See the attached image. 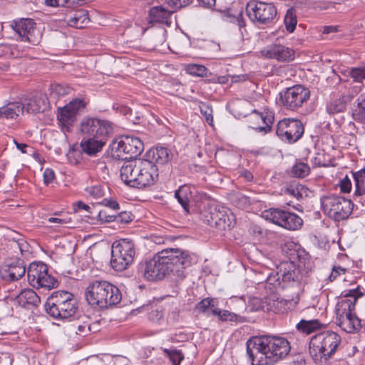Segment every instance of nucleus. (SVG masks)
Instances as JSON below:
<instances>
[{
	"label": "nucleus",
	"mask_w": 365,
	"mask_h": 365,
	"mask_svg": "<svg viewBox=\"0 0 365 365\" xmlns=\"http://www.w3.org/2000/svg\"><path fill=\"white\" fill-rule=\"evenodd\" d=\"M48 98L45 95L36 93L26 98L21 104L22 112L27 113H37L43 112L48 107Z\"/></svg>",
	"instance_id": "nucleus-23"
},
{
	"label": "nucleus",
	"mask_w": 365,
	"mask_h": 365,
	"mask_svg": "<svg viewBox=\"0 0 365 365\" xmlns=\"http://www.w3.org/2000/svg\"><path fill=\"white\" fill-rule=\"evenodd\" d=\"M140 168L138 171L139 188L153 185L158 178V169L155 163L150 160L141 159Z\"/></svg>",
	"instance_id": "nucleus-20"
},
{
	"label": "nucleus",
	"mask_w": 365,
	"mask_h": 365,
	"mask_svg": "<svg viewBox=\"0 0 365 365\" xmlns=\"http://www.w3.org/2000/svg\"><path fill=\"white\" fill-rule=\"evenodd\" d=\"M107 138H83L81 143L82 150L89 155L99 152L106 143Z\"/></svg>",
	"instance_id": "nucleus-26"
},
{
	"label": "nucleus",
	"mask_w": 365,
	"mask_h": 365,
	"mask_svg": "<svg viewBox=\"0 0 365 365\" xmlns=\"http://www.w3.org/2000/svg\"><path fill=\"white\" fill-rule=\"evenodd\" d=\"M50 91V99L56 101L59 98L68 94L71 92V88L67 85L56 83L51 86Z\"/></svg>",
	"instance_id": "nucleus-37"
},
{
	"label": "nucleus",
	"mask_w": 365,
	"mask_h": 365,
	"mask_svg": "<svg viewBox=\"0 0 365 365\" xmlns=\"http://www.w3.org/2000/svg\"><path fill=\"white\" fill-rule=\"evenodd\" d=\"M186 71L192 76L203 77L207 75V69L202 65L189 64L186 67Z\"/></svg>",
	"instance_id": "nucleus-44"
},
{
	"label": "nucleus",
	"mask_w": 365,
	"mask_h": 365,
	"mask_svg": "<svg viewBox=\"0 0 365 365\" xmlns=\"http://www.w3.org/2000/svg\"><path fill=\"white\" fill-rule=\"evenodd\" d=\"M14 143L16 145V148L21 150L22 153H26V148L28 147V145L25 143H19L16 140H14Z\"/></svg>",
	"instance_id": "nucleus-62"
},
{
	"label": "nucleus",
	"mask_w": 365,
	"mask_h": 365,
	"mask_svg": "<svg viewBox=\"0 0 365 365\" xmlns=\"http://www.w3.org/2000/svg\"><path fill=\"white\" fill-rule=\"evenodd\" d=\"M135 246L131 240L120 239L112 245L110 265L116 271H123L133 262Z\"/></svg>",
	"instance_id": "nucleus-7"
},
{
	"label": "nucleus",
	"mask_w": 365,
	"mask_h": 365,
	"mask_svg": "<svg viewBox=\"0 0 365 365\" xmlns=\"http://www.w3.org/2000/svg\"><path fill=\"white\" fill-rule=\"evenodd\" d=\"M172 13V11L165 9L161 6L153 7L149 11L150 22L170 25V16Z\"/></svg>",
	"instance_id": "nucleus-27"
},
{
	"label": "nucleus",
	"mask_w": 365,
	"mask_h": 365,
	"mask_svg": "<svg viewBox=\"0 0 365 365\" xmlns=\"http://www.w3.org/2000/svg\"><path fill=\"white\" fill-rule=\"evenodd\" d=\"M284 24L286 26V29L289 32L292 33L297 23V16L293 10V9H289L286 13L284 16Z\"/></svg>",
	"instance_id": "nucleus-41"
},
{
	"label": "nucleus",
	"mask_w": 365,
	"mask_h": 365,
	"mask_svg": "<svg viewBox=\"0 0 365 365\" xmlns=\"http://www.w3.org/2000/svg\"><path fill=\"white\" fill-rule=\"evenodd\" d=\"M213 316H217L222 322H237L240 317L234 312L228 310H222L218 307L213 309Z\"/></svg>",
	"instance_id": "nucleus-40"
},
{
	"label": "nucleus",
	"mask_w": 365,
	"mask_h": 365,
	"mask_svg": "<svg viewBox=\"0 0 365 365\" xmlns=\"http://www.w3.org/2000/svg\"><path fill=\"white\" fill-rule=\"evenodd\" d=\"M167 31L163 28L156 29L150 38V41L155 48L162 47L166 41Z\"/></svg>",
	"instance_id": "nucleus-39"
},
{
	"label": "nucleus",
	"mask_w": 365,
	"mask_h": 365,
	"mask_svg": "<svg viewBox=\"0 0 365 365\" xmlns=\"http://www.w3.org/2000/svg\"><path fill=\"white\" fill-rule=\"evenodd\" d=\"M200 110L202 115L205 118L206 121L212 125L213 122L212 107L207 103H202L200 106Z\"/></svg>",
	"instance_id": "nucleus-47"
},
{
	"label": "nucleus",
	"mask_w": 365,
	"mask_h": 365,
	"mask_svg": "<svg viewBox=\"0 0 365 365\" xmlns=\"http://www.w3.org/2000/svg\"><path fill=\"white\" fill-rule=\"evenodd\" d=\"M164 352L167 354L173 365H180L184 359V356L178 350H170L165 349H164Z\"/></svg>",
	"instance_id": "nucleus-46"
},
{
	"label": "nucleus",
	"mask_w": 365,
	"mask_h": 365,
	"mask_svg": "<svg viewBox=\"0 0 365 365\" xmlns=\"http://www.w3.org/2000/svg\"><path fill=\"white\" fill-rule=\"evenodd\" d=\"M215 299L212 298H205L199 302L195 307L194 311L197 313L204 314L207 317L213 315V309H216Z\"/></svg>",
	"instance_id": "nucleus-33"
},
{
	"label": "nucleus",
	"mask_w": 365,
	"mask_h": 365,
	"mask_svg": "<svg viewBox=\"0 0 365 365\" xmlns=\"http://www.w3.org/2000/svg\"><path fill=\"white\" fill-rule=\"evenodd\" d=\"M342 297L336 307V322L342 330L347 333L358 331L361 327V320L354 312L356 300L363 295L360 287L357 286L342 292Z\"/></svg>",
	"instance_id": "nucleus-3"
},
{
	"label": "nucleus",
	"mask_w": 365,
	"mask_h": 365,
	"mask_svg": "<svg viewBox=\"0 0 365 365\" xmlns=\"http://www.w3.org/2000/svg\"><path fill=\"white\" fill-rule=\"evenodd\" d=\"M105 205L113 210H118L120 208L119 204L113 200H106Z\"/></svg>",
	"instance_id": "nucleus-58"
},
{
	"label": "nucleus",
	"mask_w": 365,
	"mask_h": 365,
	"mask_svg": "<svg viewBox=\"0 0 365 365\" xmlns=\"http://www.w3.org/2000/svg\"><path fill=\"white\" fill-rule=\"evenodd\" d=\"M76 206L77 207L78 210H84L87 212H89L90 207L81 201L77 202Z\"/></svg>",
	"instance_id": "nucleus-63"
},
{
	"label": "nucleus",
	"mask_w": 365,
	"mask_h": 365,
	"mask_svg": "<svg viewBox=\"0 0 365 365\" xmlns=\"http://www.w3.org/2000/svg\"><path fill=\"white\" fill-rule=\"evenodd\" d=\"M191 260L187 251L164 250L146 262L144 277L150 281L160 280L171 274L184 277L183 269L191 264Z\"/></svg>",
	"instance_id": "nucleus-1"
},
{
	"label": "nucleus",
	"mask_w": 365,
	"mask_h": 365,
	"mask_svg": "<svg viewBox=\"0 0 365 365\" xmlns=\"http://www.w3.org/2000/svg\"><path fill=\"white\" fill-rule=\"evenodd\" d=\"M350 76L355 82L361 83L365 80V64L353 68L350 71Z\"/></svg>",
	"instance_id": "nucleus-45"
},
{
	"label": "nucleus",
	"mask_w": 365,
	"mask_h": 365,
	"mask_svg": "<svg viewBox=\"0 0 365 365\" xmlns=\"http://www.w3.org/2000/svg\"><path fill=\"white\" fill-rule=\"evenodd\" d=\"M167 4L174 9H181L189 5L192 0H165Z\"/></svg>",
	"instance_id": "nucleus-52"
},
{
	"label": "nucleus",
	"mask_w": 365,
	"mask_h": 365,
	"mask_svg": "<svg viewBox=\"0 0 365 365\" xmlns=\"http://www.w3.org/2000/svg\"><path fill=\"white\" fill-rule=\"evenodd\" d=\"M190 196L191 192L190 188L186 185L180 186L175 192V197L186 213H189L190 212Z\"/></svg>",
	"instance_id": "nucleus-31"
},
{
	"label": "nucleus",
	"mask_w": 365,
	"mask_h": 365,
	"mask_svg": "<svg viewBox=\"0 0 365 365\" xmlns=\"http://www.w3.org/2000/svg\"><path fill=\"white\" fill-rule=\"evenodd\" d=\"M310 91L308 88L296 85L280 93L279 101L283 107L290 110H297L308 101Z\"/></svg>",
	"instance_id": "nucleus-13"
},
{
	"label": "nucleus",
	"mask_w": 365,
	"mask_h": 365,
	"mask_svg": "<svg viewBox=\"0 0 365 365\" xmlns=\"http://www.w3.org/2000/svg\"><path fill=\"white\" fill-rule=\"evenodd\" d=\"M143 148V143L138 138L129 135L121 136L112 145V150L117 153V156L124 160L138 156Z\"/></svg>",
	"instance_id": "nucleus-14"
},
{
	"label": "nucleus",
	"mask_w": 365,
	"mask_h": 365,
	"mask_svg": "<svg viewBox=\"0 0 365 365\" xmlns=\"http://www.w3.org/2000/svg\"><path fill=\"white\" fill-rule=\"evenodd\" d=\"M116 215L110 214L107 209L101 210L98 214V220L102 222H115Z\"/></svg>",
	"instance_id": "nucleus-49"
},
{
	"label": "nucleus",
	"mask_w": 365,
	"mask_h": 365,
	"mask_svg": "<svg viewBox=\"0 0 365 365\" xmlns=\"http://www.w3.org/2000/svg\"><path fill=\"white\" fill-rule=\"evenodd\" d=\"M346 272V269L340 266H334L332 269V271L329 276V279L330 282H333L335 280L338 276L340 274H344Z\"/></svg>",
	"instance_id": "nucleus-54"
},
{
	"label": "nucleus",
	"mask_w": 365,
	"mask_h": 365,
	"mask_svg": "<svg viewBox=\"0 0 365 365\" xmlns=\"http://www.w3.org/2000/svg\"><path fill=\"white\" fill-rule=\"evenodd\" d=\"M197 1L201 6H202L205 8H209V9H211L213 6H215V3H216V0H197Z\"/></svg>",
	"instance_id": "nucleus-60"
},
{
	"label": "nucleus",
	"mask_w": 365,
	"mask_h": 365,
	"mask_svg": "<svg viewBox=\"0 0 365 365\" xmlns=\"http://www.w3.org/2000/svg\"><path fill=\"white\" fill-rule=\"evenodd\" d=\"M115 218V222L126 224L132 221V214L130 212L123 211L116 215Z\"/></svg>",
	"instance_id": "nucleus-50"
},
{
	"label": "nucleus",
	"mask_w": 365,
	"mask_h": 365,
	"mask_svg": "<svg viewBox=\"0 0 365 365\" xmlns=\"http://www.w3.org/2000/svg\"><path fill=\"white\" fill-rule=\"evenodd\" d=\"M88 22V12L83 9L76 11L67 20V23L70 26L78 29L85 27Z\"/></svg>",
	"instance_id": "nucleus-30"
},
{
	"label": "nucleus",
	"mask_w": 365,
	"mask_h": 365,
	"mask_svg": "<svg viewBox=\"0 0 365 365\" xmlns=\"http://www.w3.org/2000/svg\"><path fill=\"white\" fill-rule=\"evenodd\" d=\"M251 118L257 123L262 122L264 124V125H257L256 126H252V128L258 131H264V133L271 130V125L274 119V116L271 113L263 115L262 113H257Z\"/></svg>",
	"instance_id": "nucleus-32"
},
{
	"label": "nucleus",
	"mask_w": 365,
	"mask_h": 365,
	"mask_svg": "<svg viewBox=\"0 0 365 365\" xmlns=\"http://www.w3.org/2000/svg\"><path fill=\"white\" fill-rule=\"evenodd\" d=\"M304 128L301 120L297 118H284L276 125V134L283 141L293 143L300 139Z\"/></svg>",
	"instance_id": "nucleus-16"
},
{
	"label": "nucleus",
	"mask_w": 365,
	"mask_h": 365,
	"mask_svg": "<svg viewBox=\"0 0 365 365\" xmlns=\"http://www.w3.org/2000/svg\"><path fill=\"white\" fill-rule=\"evenodd\" d=\"M352 115L355 120L365 124V93L360 94L356 98Z\"/></svg>",
	"instance_id": "nucleus-34"
},
{
	"label": "nucleus",
	"mask_w": 365,
	"mask_h": 365,
	"mask_svg": "<svg viewBox=\"0 0 365 365\" xmlns=\"http://www.w3.org/2000/svg\"><path fill=\"white\" fill-rule=\"evenodd\" d=\"M86 191L90 196L94 198H99L103 195V190L100 186L98 185L87 187Z\"/></svg>",
	"instance_id": "nucleus-51"
},
{
	"label": "nucleus",
	"mask_w": 365,
	"mask_h": 365,
	"mask_svg": "<svg viewBox=\"0 0 365 365\" xmlns=\"http://www.w3.org/2000/svg\"><path fill=\"white\" fill-rule=\"evenodd\" d=\"M290 349L285 338L276 336H256L247 342V354L252 365H272L285 358Z\"/></svg>",
	"instance_id": "nucleus-2"
},
{
	"label": "nucleus",
	"mask_w": 365,
	"mask_h": 365,
	"mask_svg": "<svg viewBox=\"0 0 365 365\" xmlns=\"http://www.w3.org/2000/svg\"><path fill=\"white\" fill-rule=\"evenodd\" d=\"M86 299L93 307L106 309L118 304L122 294L119 289L107 281L95 280L86 288Z\"/></svg>",
	"instance_id": "nucleus-4"
},
{
	"label": "nucleus",
	"mask_w": 365,
	"mask_h": 365,
	"mask_svg": "<svg viewBox=\"0 0 365 365\" xmlns=\"http://www.w3.org/2000/svg\"><path fill=\"white\" fill-rule=\"evenodd\" d=\"M246 11L250 19L259 24L272 23L277 15V9L272 4L257 0L250 1Z\"/></svg>",
	"instance_id": "nucleus-10"
},
{
	"label": "nucleus",
	"mask_w": 365,
	"mask_h": 365,
	"mask_svg": "<svg viewBox=\"0 0 365 365\" xmlns=\"http://www.w3.org/2000/svg\"><path fill=\"white\" fill-rule=\"evenodd\" d=\"M262 217L287 230H296L301 227L302 219L297 215L278 208H270L262 212Z\"/></svg>",
	"instance_id": "nucleus-12"
},
{
	"label": "nucleus",
	"mask_w": 365,
	"mask_h": 365,
	"mask_svg": "<svg viewBox=\"0 0 365 365\" xmlns=\"http://www.w3.org/2000/svg\"><path fill=\"white\" fill-rule=\"evenodd\" d=\"M230 79L232 83H237L240 81H245L246 80V76L245 75L230 76Z\"/></svg>",
	"instance_id": "nucleus-61"
},
{
	"label": "nucleus",
	"mask_w": 365,
	"mask_h": 365,
	"mask_svg": "<svg viewBox=\"0 0 365 365\" xmlns=\"http://www.w3.org/2000/svg\"><path fill=\"white\" fill-rule=\"evenodd\" d=\"M83 138H107L113 130V124L108 120L83 118L80 124Z\"/></svg>",
	"instance_id": "nucleus-9"
},
{
	"label": "nucleus",
	"mask_w": 365,
	"mask_h": 365,
	"mask_svg": "<svg viewBox=\"0 0 365 365\" xmlns=\"http://www.w3.org/2000/svg\"><path fill=\"white\" fill-rule=\"evenodd\" d=\"M11 27L22 41H27L33 45L40 42L41 34L33 19H21L13 22Z\"/></svg>",
	"instance_id": "nucleus-17"
},
{
	"label": "nucleus",
	"mask_w": 365,
	"mask_h": 365,
	"mask_svg": "<svg viewBox=\"0 0 365 365\" xmlns=\"http://www.w3.org/2000/svg\"><path fill=\"white\" fill-rule=\"evenodd\" d=\"M351 100L352 96L349 94H343L334 98L327 103V111L329 115L343 113Z\"/></svg>",
	"instance_id": "nucleus-25"
},
{
	"label": "nucleus",
	"mask_w": 365,
	"mask_h": 365,
	"mask_svg": "<svg viewBox=\"0 0 365 365\" xmlns=\"http://www.w3.org/2000/svg\"><path fill=\"white\" fill-rule=\"evenodd\" d=\"M260 53L267 58L279 61H291L294 58V51L281 44H271L262 49Z\"/></svg>",
	"instance_id": "nucleus-21"
},
{
	"label": "nucleus",
	"mask_w": 365,
	"mask_h": 365,
	"mask_svg": "<svg viewBox=\"0 0 365 365\" xmlns=\"http://www.w3.org/2000/svg\"><path fill=\"white\" fill-rule=\"evenodd\" d=\"M23 114L21 104L19 102L9 103L0 108V118L13 119Z\"/></svg>",
	"instance_id": "nucleus-29"
},
{
	"label": "nucleus",
	"mask_w": 365,
	"mask_h": 365,
	"mask_svg": "<svg viewBox=\"0 0 365 365\" xmlns=\"http://www.w3.org/2000/svg\"><path fill=\"white\" fill-rule=\"evenodd\" d=\"M355 181V195H362L365 194V168L355 173H352Z\"/></svg>",
	"instance_id": "nucleus-38"
},
{
	"label": "nucleus",
	"mask_w": 365,
	"mask_h": 365,
	"mask_svg": "<svg viewBox=\"0 0 365 365\" xmlns=\"http://www.w3.org/2000/svg\"><path fill=\"white\" fill-rule=\"evenodd\" d=\"M63 0H45V4L48 6H65Z\"/></svg>",
	"instance_id": "nucleus-57"
},
{
	"label": "nucleus",
	"mask_w": 365,
	"mask_h": 365,
	"mask_svg": "<svg viewBox=\"0 0 365 365\" xmlns=\"http://www.w3.org/2000/svg\"><path fill=\"white\" fill-rule=\"evenodd\" d=\"M66 7L73 8L81 6L86 0H63Z\"/></svg>",
	"instance_id": "nucleus-56"
},
{
	"label": "nucleus",
	"mask_w": 365,
	"mask_h": 365,
	"mask_svg": "<svg viewBox=\"0 0 365 365\" xmlns=\"http://www.w3.org/2000/svg\"><path fill=\"white\" fill-rule=\"evenodd\" d=\"M148 157L152 162L159 164H164L168 161L169 154L167 148L163 147H157L152 148L148 151Z\"/></svg>",
	"instance_id": "nucleus-36"
},
{
	"label": "nucleus",
	"mask_w": 365,
	"mask_h": 365,
	"mask_svg": "<svg viewBox=\"0 0 365 365\" xmlns=\"http://www.w3.org/2000/svg\"><path fill=\"white\" fill-rule=\"evenodd\" d=\"M207 222L211 226H215L222 230L230 229L232 227V222L227 215V209L220 205L210 207V219Z\"/></svg>",
	"instance_id": "nucleus-22"
},
{
	"label": "nucleus",
	"mask_w": 365,
	"mask_h": 365,
	"mask_svg": "<svg viewBox=\"0 0 365 365\" xmlns=\"http://www.w3.org/2000/svg\"><path fill=\"white\" fill-rule=\"evenodd\" d=\"M340 190L342 192H349L351 190V182L350 178L346 175L340 180L339 184Z\"/></svg>",
	"instance_id": "nucleus-53"
},
{
	"label": "nucleus",
	"mask_w": 365,
	"mask_h": 365,
	"mask_svg": "<svg viewBox=\"0 0 365 365\" xmlns=\"http://www.w3.org/2000/svg\"><path fill=\"white\" fill-rule=\"evenodd\" d=\"M322 324L317 319L305 320L302 319L297 325L296 329L301 333L310 334L312 332L319 329Z\"/></svg>",
	"instance_id": "nucleus-35"
},
{
	"label": "nucleus",
	"mask_w": 365,
	"mask_h": 365,
	"mask_svg": "<svg viewBox=\"0 0 365 365\" xmlns=\"http://www.w3.org/2000/svg\"><path fill=\"white\" fill-rule=\"evenodd\" d=\"M309 171V166L304 163H298L292 169L293 175L297 178H304L308 175Z\"/></svg>",
	"instance_id": "nucleus-43"
},
{
	"label": "nucleus",
	"mask_w": 365,
	"mask_h": 365,
	"mask_svg": "<svg viewBox=\"0 0 365 365\" xmlns=\"http://www.w3.org/2000/svg\"><path fill=\"white\" fill-rule=\"evenodd\" d=\"M87 102L83 98H74L58 110L57 119L63 132H68L76 120L77 115L85 108Z\"/></svg>",
	"instance_id": "nucleus-15"
},
{
	"label": "nucleus",
	"mask_w": 365,
	"mask_h": 365,
	"mask_svg": "<svg viewBox=\"0 0 365 365\" xmlns=\"http://www.w3.org/2000/svg\"><path fill=\"white\" fill-rule=\"evenodd\" d=\"M55 174L52 169L46 168L43 172V181L45 184H49L54 180Z\"/></svg>",
	"instance_id": "nucleus-55"
},
{
	"label": "nucleus",
	"mask_w": 365,
	"mask_h": 365,
	"mask_svg": "<svg viewBox=\"0 0 365 365\" xmlns=\"http://www.w3.org/2000/svg\"><path fill=\"white\" fill-rule=\"evenodd\" d=\"M341 342V338L336 332L327 330L312 337L309 351L315 356L328 359L336 353Z\"/></svg>",
	"instance_id": "nucleus-6"
},
{
	"label": "nucleus",
	"mask_w": 365,
	"mask_h": 365,
	"mask_svg": "<svg viewBox=\"0 0 365 365\" xmlns=\"http://www.w3.org/2000/svg\"><path fill=\"white\" fill-rule=\"evenodd\" d=\"M29 283L35 288L52 289L56 287L57 280L48 273L46 264L42 262L31 263L27 271Z\"/></svg>",
	"instance_id": "nucleus-11"
},
{
	"label": "nucleus",
	"mask_w": 365,
	"mask_h": 365,
	"mask_svg": "<svg viewBox=\"0 0 365 365\" xmlns=\"http://www.w3.org/2000/svg\"><path fill=\"white\" fill-rule=\"evenodd\" d=\"M14 249H18L23 258L28 259L32 254L31 247L24 240H19L14 242Z\"/></svg>",
	"instance_id": "nucleus-42"
},
{
	"label": "nucleus",
	"mask_w": 365,
	"mask_h": 365,
	"mask_svg": "<svg viewBox=\"0 0 365 365\" xmlns=\"http://www.w3.org/2000/svg\"><path fill=\"white\" fill-rule=\"evenodd\" d=\"M278 279L282 278L284 283L298 284L302 279L300 269L292 262H286L281 264V269L277 272Z\"/></svg>",
	"instance_id": "nucleus-24"
},
{
	"label": "nucleus",
	"mask_w": 365,
	"mask_h": 365,
	"mask_svg": "<svg viewBox=\"0 0 365 365\" xmlns=\"http://www.w3.org/2000/svg\"><path fill=\"white\" fill-rule=\"evenodd\" d=\"M303 190V186L299 185L297 186L291 185L290 187H287L284 190V193L294 196L297 199H300L302 197V194L301 191Z\"/></svg>",
	"instance_id": "nucleus-48"
},
{
	"label": "nucleus",
	"mask_w": 365,
	"mask_h": 365,
	"mask_svg": "<svg viewBox=\"0 0 365 365\" xmlns=\"http://www.w3.org/2000/svg\"><path fill=\"white\" fill-rule=\"evenodd\" d=\"M322 208L325 215L335 221L346 219L353 209L350 200L336 195H329L322 198Z\"/></svg>",
	"instance_id": "nucleus-8"
},
{
	"label": "nucleus",
	"mask_w": 365,
	"mask_h": 365,
	"mask_svg": "<svg viewBox=\"0 0 365 365\" xmlns=\"http://www.w3.org/2000/svg\"><path fill=\"white\" fill-rule=\"evenodd\" d=\"M26 272V266L23 259L6 261L0 267V276L6 282H15L20 279Z\"/></svg>",
	"instance_id": "nucleus-18"
},
{
	"label": "nucleus",
	"mask_w": 365,
	"mask_h": 365,
	"mask_svg": "<svg viewBox=\"0 0 365 365\" xmlns=\"http://www.w3.org/2000/svg\"><path fill=\"white\" fill-rule=\"evenodd\" d=\"M337 31V29L335 26H327L323 28V34H328Z\"/></svg>",
	"instance_id": "nucleus-64"
},
{
	"label": "nucleus",
	"mask_w": 365,
	"mask_h": 365,
	"mask_svg": "<svg viewBox=\"0 0 365 365\" xmlns=\"http://www.w3.org/2000/svg\"><path fill=\"white\" fill-rule=\"evenodd\" d=\"M90 330V326L84 323L83 324H80L78 326V330L76 331V334L79 335H83L87 333Z\"/></svg>",
	"instance_id": "nucleus-59"
},
{
	"label": "nucleus",
	"mask_w": 365,
	"mask_h": 365,
	"mask_svg": "<svg viewBox=\"0 0 365 365\" xmlns=\"http://www.w3.org/2000/svg\"><path fill=\"white\" fill-rule=\"evenodd\" d=\"M141 158L134 159L125 161L120 168L121 180L126 184L133 187L139 188L138 171L140 168Z\"/></svg>",
	"instance_id": "nucleus-19"
},
{
	"label": "nucleus",
	"mask_w": 365,
	"mask_h": 365,
	"mask_svg": "<svg viewBox=\"0 0 365 365\" xmlns=\"http://www.w3.org/2000/svg\"><path fill=\"white\" fill-rule=\"evenodd\" d=\"M16 301L21 307L37 306L40 303V297L33 289H26L16 297Z\"/></svg>",
	"instance_id": "nucleus-28"
},
{
	"label": "nucleus",
	"mask_w": 365,
	"mask_h": 365,
	"mask_svg": "<svg viewBox=\"0 0 365 365\" xmlns=\"http://www.w3.org/2000/svg\"><path fill=\"white\" fill-rule=\"evenodd\" d=\"M46 312L56 319H68L73 316L77 309V300L73 294L66 291L54 292L45 304Z\"/></svg>",
	"instance_id": "nucleus-5"
}]
</instances>
